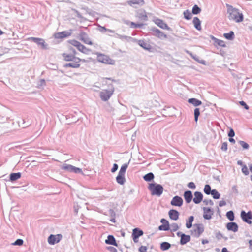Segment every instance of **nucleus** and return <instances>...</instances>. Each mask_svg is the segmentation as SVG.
<instances>
[{
    "instance_id": "nucleus-54",
    "label": "nucleus",
    "mask_w": 252,
    "mask_h": 252,
    "mask_svg": "<svg viewBox=\"0 0 252 252\" xmlns=\"http://www.w3.org/2000/svg\"><path fill=\"white\" fill-rule=\"evenodd\" d=\"M215 44H216L218 46L222 47H225L226 46V45H225L224 42L223 40H221L220 39H218Z\"/></svg>"
},
{
    "instance_id": "nucleus-46",
    "label": "nucleus",
    "mask_w": 252,
    "mask_h": 252,
    "mask_svg": "<svg viewBox=\"0 0 252 252\" xmlns=\"http://www.w3.org/2000/svg\"><path fill=\"white\" fill-rule=\"evenodd\" d=\"M194 121L197 122L198 120V117L200 115V109L198 108H196L194 110Z\"/></svg>"
},
{
    "instance_id": "nucleus-56",
    "label": "nucleus",
    "mask_w": 252,
    "mask_h": 252,
    "mask_svg": "<svg viewBox=\"0 0 252 252\" xmlns=\"http://www.w3.org/2000/svg\"><path fill=\"white\" fill-rule=\"evenodd\" d=\"M228 136L229 137H233L235 136V132L232 128H230L228 133Z\"/></svg>"
},
{
    "instance_id": "nucleus-60",
    "label": "nucleus",
    "mask_w": 252,
    "mask_h": 252,
    "mask_svg": "<svg viewBox=\"0 0 252 252\" xmlns=\"http://www.w3.org/2000/svg\"><path fill=\"white\" fill-rule=\"evenodd\" d=\"M72 11L76 14V16L78 18L80 19H82L83 18V16L80 14V13L78 10L73 9H72Z\"/></svg>"
},
{
    "instance_id": "nucleus-3",
    "label": "nucleus",
    "mask_w": 252,
    "mask_h": 252,
    "mask_svg": "<svg viewBox=\"0 0 252 252\" xmlns=\"http://www.w3.org/2000/svg\"><path fill=\"white\" fill-rule=\"evenodd\" d=\"M114 92V88L111 85L109 90L104 89L99 93V96L101 99L103 101L108 100L111 97Z\"/></svg>"
},
{
    "instance_id": "nucleus-16",
    "label": "nucleus",
    "mask_w": 252,
    "mask_h": 252,
    "mask_svg": "<svg viewBox=\"0 0 252 252\" xmlns=\"http://www.w3.org/2000/svg\"><path fill=\"white\" fill-rule=\"evenodd\" d=\"M79 38L85 44L89 45H92L93 44L92 42L90 40V39L89 38L88 34L84 32H80L79 34Z\"/></svg>"
},
{
    "instance_id": "nucleus-33",
    "label": "nucleus",
    "mask_w": 252,
    "mask_h": 252,
    "mask_svg": "<svg viewBox=\"0 0 252 252\" xmlns=\"http://www.w3.org/2000/svg\"><path fill=\"white\" fill-rule=\"evenodd\" d=\"M171 244L167 242H163L160 244V248L162 251H166L171 247Z\"/></svg>"
},
{
    "instance_id": "nucleus-39",
    "label": "nucleus",
    "mask_w": 252,
    "mask_h": 252,
    "mask_svg": "<svg viewBox=\"0 0 252 252\" xmlns=\"http://www.w3.org/2000/svg\"><path fill=\"white\" fill-rule=\"evenodd\" d=\"M170 229L169 223H164L158 226V230L160 231H168Z\"/></svg>"
},
{
    "instance_id": "nucleus-7",
    "label": "nucleus",
    "mask_w": 252,
    "mask_h": 252,
    "mask_svg": "<svg viewBox=\"0 0 252 252\" xmlns=\"http://www.w3.org/2000/svg\"><path fill=\"white\" fill-rule=\"evenodd\" d=\"M150 31L151 32V34L153 36L158 37L161 39L167 38V35L166 34L156 27L151 28Z\"/></svg>"
},
{
    "instance_id": "nucleus-27",
    "label": "nucleus",
    "mask_w": 252,
    "mask_h": 252,
    "mask_svg": "<svg viewBox=\"0 0 252 252\" xmlns=\"http://www.w3.org/2000/svg\"><path fill=\"white\" fill-rule=\"evenodd\" d=\"M137 17L141 20H143L144 21H146L148 20V16L145 10L138 11L137 12Z\"/></svg>"
},
{
    "instance_id": "nucleus-34",
    "label": "nucleus",
    "mask_w": 252,
    "mask_h": 252,
    "mask_svg": "<svg viewBox=\"0 0 252 252\" xmlns=\"http://www.w3.org/2000/svg\"><path fill=\"white\" fill-rule=\"evenodd\" d=\"M223 36L226 39L229 40H232L235 37L234 33L232 31H230L228 33H224Z\"/></svg>"
},
{
    "instance_id": "nucleus-21",
    "label": "nucleus",
    "mask_w": 252,
    "mask_h": 252,
    "mask_svg": "<svg viewBox=\"0 0 252 252\" xmlns=\"http://www.w3.org/2000/svg\"><path fill=\"white\" fill-rule=\"evenodd\" d=\"M138 44L144 49L146 50H147L149 52H151L153 48L148 43L146 42L144 40H139L138 41Z\"/></svg>"
},
{
    "instance_id": "nucleus-38",
    "label": "nucleus",
    "mask_w": 252,
    "mask_h": 252,
    "mask_svg": "<svg viewBox=\"0 0 252 252\" xmlns=\"http://www.w3.org/2000/svg\"><path fill=\"white\" fill-rule=\"evenodd\" d=\"M129 164V162L127 163H125L120 168V169L119 171L118 174L125 175L126 170L128 167Z\"/></svg>"
},
{
    "instance_id": "nucleus-29",
    "label": "nucleus",
    "mask_w": 252,
    "mask_h": 252,
    "mask_svg": "<svg viewBox=\"0 0 252 252\" xmlns=\"http://www.w3.org/2000/svg\"><path fill=\"white\" fill-rule=\"evenodd\" d=\"M21 173L20 172L12 173L9 175V181L14 182L20 178Z\"/></svg>"
},
{
    "instance_id": "nucleus-11",
    "label": "nucleus",
    "mask_w": 252,
    "mask_h": 252,
    "mask_svg": "<svg viewBox=\"0 0 252 252\" xmlns=\"http://www.w3.org/2000/svg\"><path fill=\"white\" fill-rule=\"evenodd\" d=\"M183 204L182 198L179 196L176 195L172 199L170 204L173 206L181 207Z\"/></svg>"
},
{
    "instance_id": "nucleus-19",
    "label": "nucleus",
    "mask_w": 252,
    "mask_h": 252,
    "mask_svg": "<svg viewBox=\"0 0 252 252\" xmlns=\"http://www.w3.org/2000/svg\"><path fill=\"white\" fill-rule=\"evenodd\" d=\"M62 56L64 60L67 62L75 61V60L79 61V58L77 57L74 55L71 54L64 53L62 54Z\"/></svg>"
},
{
    "instance_id": "nucleus-44",
    "label": "nucleus",
    "mask_w": 252,
    "mask_h": 252,
    "mask_svg": "<svg viewBox=\"0 0 252 252\" xmlns=\"http://www.w3.org/2000/svg\"><path fill=\"white\" fill-rule=\"evenodd\" d=\"M201 8L197 5H194L192 9V13L193 14H198L201 12Z\"/></svg>"
},
{
    "instance_id": "nucleus-61",
    "label": "nucleus",
    "mask_w": 252,
    "mask_h": 252,
    "mask_svg": "<svg viewBox=\"0 0 252 252\" xmlns=\"http://www.w3.org/2000/svg\"><path fill=\"white\" fill-rule=\"evenodd\" d=\"M188 187L189 188L191 189H195L196 188V186H195V184L192 182H190L188 184Z\"/></svg>"
},
{
    "instance_id": "nucleus-18",
    "label": "nucleus",
    "mask_w": 252,
    "mask_h": 252,
    "mask_svg": "<svg viewBox=\"0 0 252 252\" xmlns=\"http://www.w3.org/2000/svg\"><path fill=\"white\" fill-rule=\"evenodd\" d=\"M82 61V59L79 58V61L75 60V61H70L69 63H65L63 65L64 68L71 67L73 68H79L80 66V63Z\"/></svg>"
},
{
    "instance_id": "nucleus-15",
    "label": "nucleus",
    "mask_w": 252,
    "mask_h": 252,
    "mask_svg": "<svg viewBox=\"0 0 252 252\" xmlns=\"http://www.w3.org/2000/svg\"><path fill=\"white\" fill-rule=\"evenodd\" d=\"M203 218L205 220H210L213 215V211L209 207H203Z\"/></svg>"
},
{
    "instance_id": "nucleus-8",
    "label": "nucleus",
    "mask_w": 252,
    "mask_h": 252,
    "mask_svg": "<svg viewBox=\"0 0 252 252\" xmlns=\"http://www.w3.org/2000/svg\"><path fill=\"white\" fill-rule=\"evenodd\" d=\"M62 238V235L60 234L57 235L51 234L48 238V242L50 245H54L59 243Z\"/></svg>"
},
{
    "instance_id": "nucleus-24",
    "label": "nucleus",
    "mask_w": 252,
    "mask_h": 252,
    "mask_svg": "<svg viewBox=\"0 0 252 252\" xmlns=\"http://www.w3.org/2000/svg\"><path fill=\"white\" fill-rule=\"evenodd\" d=\"M168 215L171 220H176L179 218V213L175 209H171L168 212Z\"/></svg>"
},
{
    "instance_id": "nucleus-12",
    "label": "nucleus",
    "mask_w": 252,
    "mask_h": 252,
    "mask_svg": "<svg viewBox=\"0 0 252 252\" xmlns=\"http://www.w3.org/2000/svg\"><path fill=\"white\" fill-rule=\"evenodd\" d=\"M127 4L130 6L137 8V6H142L145 4L144 0H129L127 1Z\"/></svg>"
},
{
    "instance_id": "nucleus-31",
    "label": "nucleus",
    "mask_w": 252,
    "mask_h": 252,
    "mask_svg": "<svg viewBox=\"0 0 252 252\" xmlns=\"http://www.w3.org/2000/svg\"><path fill=\"white\" fill-rule=\"evenodd\" d=\"M116 182L121 185H123L126 182L125 175L118 174L116 178Z\"/></svg>"
},
{
    "instance_id": "nucleus-14",
    "label": "nucleus",
    "mask_w": 252,
    "mask_h": 252,
    "mask_svg": "<svg viewBox=\"0 0 252 252\" xmlns=\"http://www.w3.org/2000/svg\"><path fill=\"white\" fill-rule=\"evenodd\" d=\"M97 60L102 63L111 64V59L108 56L102 54H97Z\"/></svg>"
},
{
    "instance_id": "nucleus-4",
    "label": "nucleus",
    "mask_w": 252,
    "mask_h": 252,
    "mask_svg": "<svg viewBox=\"0 0 252 252\" xmlns=\"http://www.w3.org/2000/svg\"><path fill=\"white\" fill-rule=\"evenodd\" d=\"M204 231V226L202 223L193 225V229L190 231L191 233L195 237L198 238Z\"/></svg>"
},
{
    "instance_id": "nucleus-2",
    "label": "nucleus",
    "mask_w": 252,
    "mask_h": 252,
    "mask_svg": "<svg viewBox=\"0 0 252 252\" xmlns=\"http://www.w3.org/2000/svg\"><path fill=\"white\" fill-rule=\"evenodd\" d=\"M148 189L150 191L152 195L160 196L163 193L164 189L163 186L155 182L149 184Z\"/></svg>"
},
{
    "instance_id": "nucleus-42",
    "label": "nucleus",
    "mask_w": 252,
    "mask_h": 252,
    "mask_svg": "<svg viewBox=\"0 0 252 252\" xmlns=\"http://www.w3.org/2000/svg\"><path fill=\"white\" fill-rule=\"evenodd\" d=\"M211 194L215 199H218L220 196V193L216 189H212V192Z\"/></svg>"
},
{
    "instance_id": "nucleus-23",
    "label": "nucleus",
    "mask_w": 252,
    "mask_h": 252,
    "mask_svg": "<svg viewBox=\"0 0 252 252\" xmlns=\"http://www.w3.org/2000/svg\"><path fill=\"white\" fill-rule=\"evenodd\" d=\"M183 196L186 202L188 204L190 203L191 200H193L192 193L190 190L185 191L184 193Z\"/></svg>"
},
{
    "instance_id": "nucleus-30",
    "label": "nucleus",
    "mask_w": 252,
    "mask_h": 252,
    "mask_svg": "<svg viewBox=\"0 0 252 252\" xmlns=\"http://www.w3.org/2000/svg\"><path fill=\"white\" fill-rule=\"evenodd\" d=\"M192 22L194 24V27L196 28V30L198 31L201 30V21L198 17H194Z\"/></svg>"
},
{
    "instance_id": "nucleus-40",
    "label": "nucleus",
    "mask_w": 252,
    "mask_h": 252,
    "mask_svg": "<svg viewBox=\"0 0 252 252\" xmlns=\"http://www.w3.org/2000/svg\"><path fill=\"white\" fill-rule=\"evenodd\" d=\"M226 216L227 218L230 221H233L234 220L235 216L234 212L230 210L227 212L226 214Z\"/></svg>"
},
{
    "instance_id": "nucleus-17",
    "label": "nucleus",
    "mask_w": 252,
    "mask_h": 252,
    "mask_svg": "<svg viewBox=\"0 0 252 252\" xmlns=\"http://www.w3.org/2000/svg\"><path fill=\"white\" fill-rule=\"evenodd\" d=\"M154 22L157 25H158L161 29H166L168 31H170L171 30L166 23H165L163 20L157 18L155 19Z\"/></svg>"
},
{
    "instance_id": "nucleus-13",
    "label": "nucleus",
    "mask_w": 252,
    "mask_h": 252,
    "mask_svg": "<svg viewBox=\"0 0 252 252\" xmlns=\"http://www.w3.org/2000/svg\"><path fill=\"white\" fill-rule=\"evenodd\" d=\"M71 33V32L64 31L55 33L54 37L56 39H63L70 36Z\"/></svg>"
},
{
    "instance_id": "nucleus-63",
    "label": "nucleus",
    "mask_w": 252,
    "mask_h": 252,
    "mask_svg": "<svg viewBox=\"0 0 252 252\" xmlns=\"http://www.w3.org/2000/svg\"><path fill=\"white\" fill-rule=\"evenodd\" d=\"M107 249L110 252H117V250L112 246H109L107 247Z\"/></svg>"
},
{
    "instance_id": "nucleus-10",
    "label": "nucleus",
    "mask_w": 252,
    "mask_h": 252,
    "mask_svg": "<svg viewBox=\"0 0 252 252\" xmlns=\"http://www.w3.org/2000/svg\"><path fill=\"white\" fill-rule=\"evenodd\" d=\"M30 40L35 43L38 45L41 46L42 49H47V44L45 43L44 40L42 38L32 37L29 38Z\"/></svg>"
},
{
    "instance_id": "nucleus-41",
    "label": "nucleus",
    "mask_w": 252,
    "mask_h": 252,
    "mask_svg": "<svg viewBox=\"0 0 252 252\" xmlns=\"http://www.w3.org/2000/svg\"><path fill=\"white\" fill-rule=\"evenodd\" d=\"M203 191L204 193L207 195H210L212 192V189H211V187L210 185L208 184H206L205 185Z\"/></svg>"
},
{
    "instance_id": "nucleus-25",
    "label": "nucleus",
    "mask_w": 252,
    "mask_h": 252,
    "mask_svg": "<svg viewBox=\"0 0 252 252\" xmlns=\"http://www.w3.org/2000/svg\"><path fill=\"white\" fill-rule=\"evenodd\" d=\"M185 51L186 53L189 55L190 56V57L192 59H193L195 61H196V62H197L198 63H200L202 64H205V62H206L205 61H204L203 60H199V58L198 56H197L195 55H193L191 52H190L189 50H185Z\"/></svg>"
},
{
    "instance_id": "nucleus-45",
    "label": "nucleus",
    "mask_w": 252,
    "mask_h": 252,
    "mask_svg": "<svg viewBox=\"0 0 252 252\" xmlns=\"http://www.w3.org/2000/svg\"><path fill=\"white\" fill-rule=\"evenodd\" d=\"M179 228V227L176 223H173L170 225V229L172 232H175L177 231Z\"/></svg>"
},
{
    "instance_id": "nucleus-57",
    "label": "nucleus",
    "mask_w": 252,
    "mask_h": 252,
    "mask_svg": "<svg viewBox=\"0 0 252 252\" xmlns=\"http://www.w3.org/2000/svg\"><path fill=\"white\" fill-rule=\"evenodd\" d=\"M221 149L222 151H226L227 150V142H223L222 144Z\"/></svg>"
},
{
    "instance_id": "nucleus-52",
    "label": "nucleus",
    "mask_w": 252,
    "mask_h": 252,
    "mask_svg": "<svg viewBox=\"0 0 252 252\" xmlns=\"http://www.w3.org/2000/svg\"><path fill=\"white\" fill-rule=\"evenodd\" d=\"M216 237L218 240H220L221 238H223V235L220 231L216 233ZM225 240H227V237H224Z\"/></svg>"
},
{
    "instance_id": "nucleus-20",
    "label": "nucleus",
    "mask_w": 252,
    "mask_h": 252,
    "mask_svg": "<svg viewBox=\"0 0 252 252\" xmlns=\"http://www.w3.org/2000/svg\"><path fill=\"white\" fill-rule=\"evenodd\" d=\"M194 197L193 198V201L195 204H198L200 203L203 198V194L199 191H195L194 193Z\"/></svg>"
},
{
    "instance_id": "nucleus-58",
    "label": "nucleus",
    "mask_w": 252,
    "mask_h": 252,
    "mask_svg": "<svg viewBox=\"0 0 252 252\" xmlns=\"http://www.w3.org/2000/svg\"><path fill=\"white\" fill-rule=\"evenodd\" d=\"M147 247L144 246H141L139 248V252H147Z\"/></svg>"
},
{
    "instance_id": "nucleus-36",
    "label": "nucleus",
    "mask_w": 252,
    "mask_h": 252,
    "mask_svg": "<svg viewBox=\"0 0 252 252\" xmlns=\"http://www.w3.org/2000/svg\"><path fill=\"white\" fill-rule=\"evenodd\" d=\"M154 178V175L152 172H149L143 176V179L145 181L150 182Z\"/></svg>"
},
{
    "instance_id": "nucleus-26",
    "label": "nucleus",
    "mask_w": 252,
    "mask_h": 252,
    "mask_svg": "<svg viewBox=\"0 0 252 252\" xmlns=\"http://www.w3.org/2000/svg\"><path fill=\"white\" fill-rule=\"evenodd\" d=\"M105 242L107 244L117 246L118 244L116 243V240L114 236L112 235H109L107 236V239L105 240Z\"/></svg>"
},
{
    "instance_id": "nucleus-9",
    "label": "nucleus",
    "mask_w": 252,
    "mask_h": 252,
    "mask_svg": "<svg viewBox=\"0 0 252 252\" xmlns=\"http://www.w3.org/2000/svg\"><path fill=\"white\" fill-rule=\"evenodd\" d=\"M143 231L139 228H134L132 230V237L135 243H137L138 238L143 235Z\"/></svg>"
},
{
    "instance_id": "nucleus-22",
    "label": "nucleus",
    "mask_w": 252,
    "mask_h": 252,
    "mask_svg": "<svg viewBox=\"0 0 252 252\" xmlns=\"http://www.w3.org/2000/svg\"><path fill=\"white\" fill-rule=\"evenodd\" d=\"M226 228L228 230L236 232L238 230V225L234 222H230L227 223Z\"/></svg>"
},
{
    "instance_id": "nucleus-59",
    "label": "nucleus",
    "mask_w": 252,
    "mask_h": 252,
    "mask_svg": "<svg viewBox=\"0 0 252 252\" xmlns=\"http://www.w3.org/2000/svg\"><path fill=\"white\" fill-rule=\"evenodd\" d=\"M118 169V165L116 163H114L113 165V167L111 170V172L114 173Z\"/></svg>"
},
{
    "instance_id": "nucleus-51",
    "label": "nucleus",
    "mask_w": 252,
    "mask_h": 252,
    "mask_svg": "<svg viewBox=\"0 0 252 252\" xmlns=\"http://www.w3.org/2000/svg\"><path fill=\"white\" fill-rule=\"evenodd\" d=\"M23 244V240L21 239H17L14 243H12L13 245L21 246Z\"/></svg>"
},
{
    "instance_id": "nucleus-28",
    "label": "nucleus",
    "mask_w": 252,
    "mask_h": 252,
    "mask_svg": "<svg viewBox=\"0 0 252 252\" xmlns=\"http://www.w3.org/2000/svg\"><path fill=\"white\" fill-rule=\"evenodd\" d=\"M191 240L190 236L189 235L184 234L181 238L180 244L181 245H184L187 244L188 242H189Z\"/></svg>"
},
{
    "instance_id": "nucleus-47",
    "label": "nucleus",
    "mask_w": 252,
    "mask_h": 252,
    "mask_svg": "<svg viewBox=\"0 0 252 252\" xmlns=\"http://www.w3.org/2000/svg\"><path fill=\"white\" fill-rule=\"evenodd\" d=\"M239 143L243 147L244 149H248L249 148V145L244 141H239Z\"/></svg>"
},
{
    "instance_id": "nucleus-49",
    "label": "nucleus",
    "mask_w": 252,
    "mask_h": 252,
    "mask_svg": "<svg viewBox=\"0 0 252 252\" xmlns=\"http://www.w3.org/2000/svg\"><path fill=\"white\" fill-rule=\"evenodd\" d=\"M45 85H46V82L44 79H40L37 84L38 87L39 88H40L45 86Z\"/></svg>"
},
{
    "instance_id": "nucleus-64",
    "label": "nucleus",
    "mask_w": 252,
    "mask_h": 252,
    "mask_svg": "<svg viewBox=\"0 0 252 252\" xmlns=\"http://www.w3.org/2000/svg\"><path fill=\"white\" fill-rule=\"evenodd\" d=\"M109 213L111 217H115L116 213L113 209H109Z\"/></svg>"
},
{
    "instance_id": "nucleus-32",
    "label": "nucleus",
    "mask_w": 252,
    "mask_h": 252,
    "mask_svg": "<svg viewBox=\"0 0 252 252\" xmlns=\"http://www.w3.org/2000/svg\"><path fill=\"white\" fill-rule=\"evenodd\" d=\"M188 102L192 104L194 106H198L202 104V102L195 98H191L188 99Z\"/></svg>"
},
{
    "instance_id": "nucleus-50",
    "label": "nucleus",
    "mask_w": 252,
    "mask_h": 252,
    "mask_svg": "<svg viewBox=\"0 0 252 252\" xmlns=\"http://www.w3.org/2000/svg\"><path fill=\"white\" fill-rule=\"evenodd\" d=\"M242 172L245 175H249V172L246 165H244L242 166Z\"/></svg>"
},
{
    "instance_id": "nucleus-35",
    "label": "nucleus",
    "mask_w": 252,
    "mask_h": 252,
    "mask_svg": "<svg viewBox=\"0 0 252 252\" xmlns=\"http://www.w3.org/2000/svg\"><path fill=\"white\" fill-rule=\"evenodd\" d=\"M194 220V217L193 216H190L188 220H186V226L188 229L190 228L192 226V222Z\"/></svg>"
},
{
    "instance_id": "nucleus-53",
    "label": "nucleus",
    "mask_w": 252,
    "mask_h": 252,
    "mask_svg": "<svg viewBox=\"0 0 252 252\" xmlns=\"http://www.w3.org/2000/svg\"><path fill=\"white\" fill-rule=\"evenodd\" d=\"M203 202L206 205H210V206H213L214 205V203L213 201L211 199H204L203 200Z\"/></svg>"
},
{
    "instance_id": "nucleus-55",
    "label": "nucleus",
    "mask_w": 252,
    "mask_h": 252,
    "mask_svg": "<svg viewBox=\"0 0 252 252\" xmlns=\"http://www.w3.org/2000/svg\"><path fill=\"white\" fill-rule=\"evenodd\" d=\"M72 173H82V169L80 168L76 167L74 166L73 170L72 171Z\"/></svg>"
},
{
    "instance_id": "nucleus-6",
    "label": "nucleus",
    "mask_w": 252,
    "mask_h": 252,
    "mask_svg": "<svg viewBox=\"0 0 252 252\" xmlns=\"http://www.w3.org/2000/svg\"><path fill=\"white\" fill-rule=\"evenodd\" d=\"M240 217L244 222L249 224H252V212L251 211L246 212L244 210H242L240 213Z\"/></svg>"
},
{
    "instance_id": "nucleus-5",
    "label": "nucleus",
    "mask_w": 252,
    "mask_h": 252,
    "mask_svg": "<svg viewBox=\"0 0 252 252\" xmlns=\"http://www.w3.org/2000/svg\"><path fill=\"white\" fill-rule=\"evenodd\" d=\"M68 42L70 44L76 47L77 49L82 53L88 54L91 52V50L87 48L84 45H82L77 40H71Z\"/></svg>"
},
{
    "instance_id": "nucleus-48",
    "label": "nucleus",
    "mask_w": 252,
    "mask_h": 252,
    "mask_svg": "<svg viewBox=\"0 0 252 252\" xmlns=\"http://www.w3.org/2000/svg\"><path fill=\"white\" fill-rule=\"evenodd\" d=\"M143 25V24L136 23L133 22H131V27L133 28H142Z\"/></svg>"
},
{
    "instance_id": "nucleus-37",
    "label": "nucleus",
    "mask_w": 252,
    "mask_h": 252,
    "mask_svg": "<svg viewBox=\"0 0 252 252\" xmlns=\"http://www.w3.org/2000/svg\"><path fill=\"white\" fill-rule=\"evenodd\" d=\"M73 168L74 166L67 164H63L62 167H61L62 169L68 171L69 172H72Z\"/></svg>"
},
{
    "instance_id": "nucleus-62",
    "label": "nucleus",
    "mask_w": 252,
    "mask_h": 252,
    "mask_svg": "<svg viewBox=\"0 0 252 252\" xmlns=\"http://www.w3.org/2000/svg\"><path fill=\"white\" fill-rule=\"evenodd\" d=\"M240 104L242 106H243L246 110H248L249 108V106L244 101H240Z\"/></svg>"
},
{
    "instance_id": "nucleus-43",
    "label": "nucleus",
    "mask_w": 252,
    "mask_h": 252,
    "mask_svg": "<svg viewBox=\"0 0 252 252\" xmlns=\"http://www.w3.org/2000/svg\"><path fill=\"white\" fill-rule=\"evenodd\" d=\"M184 17L186 20H190L191 18V13L189 10H186L184 11Z\"/></svg>"
},
{
    "instance_id": "nucleus-1",
    "label": "nucleus",
    "mask_w": 252,
    "mask_h": 252,
    "mask_svg": "<svg viewBox=\"0 0 252 252\" xmlns=\"http://www.w3.org/2000/svg\"><path fill=\"white\" fill-rule=\"evenodd\" d=\"M227 8V12L228 15L229 20H232L237 23H239L243 21L244 16L242 13L240 12L238 9L234 8L232 5L229 4H226Z\"/></svg>"
}]
</instances>
